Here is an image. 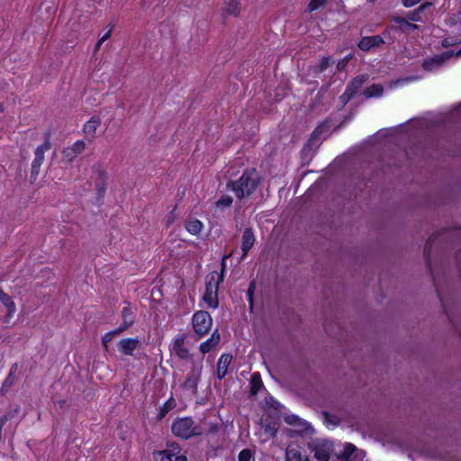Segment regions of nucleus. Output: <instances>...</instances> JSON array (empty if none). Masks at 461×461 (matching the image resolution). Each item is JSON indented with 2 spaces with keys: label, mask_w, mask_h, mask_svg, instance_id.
I'll return each instance as SVG.
<instances>
[{
  "label": "nucleus",
  "mask_w": 461,
  "mask_h": 461,
  "mask_svg": "<svg viewBox=\"0 0 461 461\" xmlns=\"http://www.w3.org/2000/svg\"><path fill=\"white\" fill-rule=\"evenodd\" d=\"M261 177L255 168L247 169L237 180H228L226 187L231 189L240 200L249 197L259 186Z\"/></svg>",
  "instance_id": "obj_1"
},
{
  "label": "nucleus",
  "mask_w": 461,
  "mask_h": 461,
  "mask_svg": "<svg viewBox=\"0 0 461 461\" xmlns=\"http://www.w3.org/2000/svg\"><path fill=\"white\" fill-rule=\"evenodd\" d=\"M192 418L185 417L175 420L172 424V432L179 438L188 439L194 436L203 434V429L200 426H194Z\"/></svg>",
  "instance_id": "obj_2"
},
{
  "label": "nucleus",
  "mask_w": 461,
  "mask_h": 461,
  "mask_svg": "<svg viewBox=\"0 0 461 461\" xmlns=\"http://www.w3.org/2000/svg\"><path fill=\"white\" fill-rule=\"evenodd\" d=\"M50 133L48 131L45 133V141L41 145L38 146L34 151V159L32 162V168L30 174V181L33 184L39 176L40 168L44 161L45 151L50 149L51 143L50 140Z\"/></svg>",
  "instance_id": "obj_3"
},
{
  "label": "nucleus",
  "mask_w": 461,
  "mask_h": 461,
  "mask_svg": "<svg viewBox=\"0 0 461 461\" xmlns=\"http://www.w3.org/2000/svg\"><path fill=\"white\" fill-rule=\"evenodd\" d=\"M222 281V275L213 272L211 274L210 280L206 283V290L203 298L207 305L212 309H216L219 305L218 289L220 283Z\"/></svg>",
  "instance_id": "obj_4"
},
{
  "label": "nucleus",
  "mask_w": 461,
  "mask_h": 461,
  "mask_svg": "<svg viewBox=\"0 0 461 461\" xmlns=\"http://www.w3.org/2000/svg\"><path fill=\"white\" fill-rule=\"evenodd\" d=\"M446 232L447 231H445V230H441V231H439L438 233H435L432 236H430L429 238V240H427L425 246H424L423 254H424V257H425V259H426V262H427L428 268L429 269V271L431 273L432 279H433V282H434V285L436 287V291H437L438 298H439V300L441 302L442 307H443L444 311L446 312V313L448 314L447 310H446V306L444 304L443 299L441 298V295H440V294L438 292V285H437V276H436L435 272L431 268V263H430V258H429V255L431 253L433 244L436 242V240L443 239V237L445 236Z\"/></svg>",
  "instance_id": "obj_5"
},
{
  "label": "nucleus",
  "mask_w": 461,
  "mask_h": 461,
  "mask_svg": "<svg viewBox=\"0 0 461 461\" xmlns=\"http://www.w3.org/2000/svg\"><path fill=\"white\" fill-rule=\"evenodd\" d=\"M193 329L199 339L208 333L212 328V319L206 311H198L192 319Z\"/></svg>",
  "instance_id": "obj_6"
},
{
  "label": "nucleus",
  "mask_w": 461,
  "mask_h": 461,
  "mask_svg": "<svg viewBox=\"0 0 461 461\" xmlns=\"http://www.w3.org/2000/svg\"><path fill=\"white\" fill-rule=\"evenodd\" d=\"M94 173L95 174V190L97 193V199H104L107 187L108 175L103 167L97 163L93 167Z\"/></svg>",
  "instance_id": "obj_7"
},
{
  "label": "nucleus",
  "mask_w": 461,
  "mask_h": 461,
  "mask_svg": "<svg viewBox=\"0 0 461 461\" xmlns=\"http://www.w3.org/2000/svg\"><path fill=\"white\" fill-rule=\"evenodd\" d=\"M314 456L319 461H330L331 452L333 451V443L330 440H323L317 443L313 449Z\"/></svg>",
  "instance_id": "obj_8"
},
{
  "label": "nucleus",
  "mask_w": 461,
  "mask_h": 461,
  "mask_svg": "<svg viewBox=\"0 0 461 461\" xmlns=\"http://www.w3.org/2000/svg\"><path fill=\"white\" fill-rule=\"evenodd\" d=\"M202 367L194 366L190 373L187 375V377L183 384L182 387L185 390L191 391L194 394L197 393V384L201 377Z\"/></svg>",
  "instance_id": "obj_9"
},
{
  "label": "nucleus",
  "mask_w": 461,
  "mask_h": 461,
  "mask_svg": "<svg viewBox=\"0 0 461 461\" xmlns=\"http://www.w3.org/2000/svg\"><path fill=\"white\" fill-rule=\"evenodd\" d=\"M384 43V39L380 35L363 37L358 42V48L363 51H368L375 47H378Z\"/></svg>",
  "instance_id": "obj_10"
},
{
  "label": "nucleus",
  "mask_w": 461,
  "mask_h": 461,
  "mask_svg": "<svg viewBox=\"0 0 461 461\" xmlns=\"http://www.w3.org/2000/svg\"><path fill=\"white\" fill-rule=\"evenodd\" d=\"M242 243H241V250L242 256L241 260L244 259L248 254V252L252 249L255 243V236L253 230L251 228H246L242 234Z\"/></svg>",
  "instance_id": "obj_11"
},
{
  "label": "nucleus",
  "mask_w": 461,
  "mask_h": 461,
  "mask_svg": "<svg viewBox=\"0 0 461 461\" xmlns=\"http://www.w3.org/2000/svg\"><path fill=\"white\" fill-rule=\"evenodd\" d=\"M140 346L138 339H122L119 341V350L127 356H132L133 351Z\"/></svg>",
  "instance_id": "obj_12"
},
{
  "label": "nucleus",
  "mask_w": 461,
  "mask_h": 461,
  "mask_svg": "<svg viewBox=\"0 0 461 461\" xmlns=\"http://www.w3.org/2000/svg\"><path fill=\"white\" fill-rule=\"evenodd\" d=\"M232 360V356L230 354H223L221 356L218 364H217V377L221 380L224 378V376L228 373V367Z\"/></svg>",
  "instance_id": "obj_13"
},
{
  "label": "nucleus",
  "mask_w": 461,
  "mask_h": 461,
  "mask_svg": "<svg viewBox=\"0 0 461 461\" xmlns=\"http://www.w3.org/2000/svg\"><path fill=\"white\" fill-rule=\"evenodd\" d=\"M221 339L218 330H215L211 337L200 345V350L202 353L210 352L214 347H216Z\"/></svg>",
  "instance_id": "obj_14"
},
{
  "label": "nucleus",
  "mask_w": 461,
  "mask_h": 461,
  "mask_svg": "<svg viewBox=\"0 0 461 461\" xmlns=\"http://www.w3.org/2000/svg\"><path fill=\"white\" fill-rule=\"evenodd\" d=\"M368 78L369 76L367 74L357 76L348 84L347 88L355 95Z\"/></svg>",
  "instance_id": "obj_15"
},
{
  "label": "nucleus",
  "mask_w": 461,
  "mask_h": 461,
  "mask_svg": "<svg viewBox=\"0 0 461 461\" xmlns=\"http://www.w3.org/2000/svg\"><path fill=\"white\" fill-rule=\"evenodd\" d=\"M224 14L237 17L240 12V0H230L225 2L222 6Z\"/></svg>",
  "instance_id": "obj_16"
},
{
  "label": "nucleus",
  "mask_w": 461,
  "mask_h": 461,
  "mask_svg": "<svg viewBox=\"0 0 461 461\" xmlns=\"http://www.w3.org/2000/svg\"><path fill=\"white\" fill-rule=\"evenodd\" d=\"M101 124V118L99 116H93L89 121H87L83 128L84 132L91 136L92 138L95 137L96 129Z\"/></svg>",
  "instance_id": "obj_17"
},
{
  "label": "nucleus",
  "mask_w": 461,
  "mask_h": 461,
  "mask_svg": "<svg viewBox=\"0 0 461 461\" xmlns=\"http://www.w3.org/2000/svg\"><path fill=\"white\" fill-rule=\"evenodd\" d=\"M184 343L185 337L182 336L175 340L173 347V350L175 351L176 355L181 359H186L189 356V351L186 348H185Z\"/></svg>",
  "instance_id": "obj_18"
},
{
  "label": "nucleus",
  "mask_w": 461,
  "mask_h": 461,
  "mask_svg": "<svg viewBox=\"0 0 461 461\" xmlns=\"http://www.w3.org/2000/svg\"><path fill=\"white\" fill-rule=\"evenodd\" d=\"M0 301L7 309V317H11L16 310L13 299L0 287Z\"/></svg>",
  "instance_id": "obj_19"
},
{
  "label": "nucleus",
  "mask_w": 461,
  "mask_h": 461,
  "mask_svg": "<svg viewBox=\"0 0 461 461\" xmlns=\"http://www.w3.org/2000/svg\"><path fill=\"white\" fill-rule=\"evenodd\" d=\"M357 451V448L355 445L351 443H347L344 446V449L341 453L337 454V458L339 461H353L354 457H352L353 454Z\"/></svg>",
  "instance_id": "obj_20"
},
{
  "label": "nucleus",
  "mask_w": 461,
  "mask_h": 461,
  "mask_svg": "<svg viewBox=\"0 0 461 461\" xmlns=\"http://www.w3.org/2000/svg\"><path fill=\"white\" fill-rule=\"evenodd\" d=\"M446 58L444 56H436L434 58L426 59L422 64V68L425 70L431 71L442 66Z\"/></svg>",
  "instance_id": "obj_21"
},
{
  "label": "nucleus",
  "mask_w": 461,
  "mask_h": 461,
  "mask_svg": "<svg viewBox=\"0 0 461 461\" xmlns=\"http://www.w3.org/2000/svg\"><path fill=\"white\" fill-rule=\"evenodd\" d=\"M203 223L197 220V219H190L185 223V229L186 230L191 233L192 235H198L200 234L202 229H203Z\"/></svg>",
  "instance_id": "obj_22"
},
{
  "label": "nucleus",
  "mask_w": 461,
  "mask_h": 461,
  "mask_svg": "<svg viewBox=\"0 0 461 461\" xmlns=\"http://www.w3.org/2000/svg\"><path fill=\"white\" fill-rule=\"evenodd\" d=\"M263 387V382L261 380L259 373H254L250 379V394L256 395L258 391Z\"/></svg>",
  "instance_id": "obj_23"
},
{
  "label": "nucleus",
  "mask_w": 461,
  "mask_h": 461,
  "mask_svg": "<svg viewBox=\"0 0 461 461\" xmlns=\"http://www.w3.org/2000/svg\"><path fill=\"white\" fill-rule=\"evenodd\" d=\"M331 63H333V60L330 56L322 57L321 62L312 68L313 74L317 75L324 72Z\"/></svg>",
  "instance_id": "obj_24"
},
{
  "label": "nucleus",
  "mask_w": 461,
  "mask_h": 461,
  "mask_svg": "<svg viewBox=\"0 0 461 461\" xmlns=\"http://www.w3.org/2000/svg\"><path fill=\"white\" fill-rule=\"evenodd\" d=\"M384 88L381 85H375L366 88L363 92V95L366 98H371L375 96H380L383 94Z\"/></svg>",
  "instance_id": "obj_25"
},
{
  "label": "nucleus",
  "mask_w": 461,
  "mask_h": 461,
  "mask_svg": "<svg viewBox=\"0 0 461 461\" xmlns=\"http://www.w3.org/2000/svg\"><path fill=\"white\" fill-rule=\"evenodd\" d=\"M176 406V402L173 397L168 399L164 405L160 408L158 412V419H163L171 410H173Z\"/></svg>",
  "instance_id": "obj_26"
},
{
  "label": "nucleus",
  "mask_w": 461,
  "mask_h": 461,
  "mask_svg": "<svg viewBox=\"0 0 461 461\" xmlns=\"http://www.w3.org/2000/svg\"><path fill=\"white\" fill-rule=\"evenodd\" d=\"M286 461H302V455L296 448H287L285 453Z\"/></svg>",
  "instance_id": "obj_27"
},
{
  "label": "nucleus",
  "mask_w": 461,
  "mask_h": 461,
  "mask_svg": "<svg viewBox=\"0 0 461 461\" xmlns=\"http://www.w3.org/2000/svg\"><path fill=\"white\" fill-rule=\"evenodd\" d=\"M233 203V198L230 195H222L217 202H215L216 207H230Z\"/></svg>",
  "instance_id": "obj_28"
},
{
  "label": "nucleus",
  "mask_w": 461,
  "mask_h": 461,
  "mask_svg": "<svg viewBox=\"0 0 461 461\" xmlns=\"http://www.w3.org/2000/svg\"><path fill=\"white\" fill-rule=\"evenodd\" d=\"M155 461H172L170 453L168 451L160 450L153 453Z\"/></svg>",
  "instance_id": "obj_29"
},
{
  "label": "nucleus",
  "mask_w": 461,
  "mask_h": 461,
  "mask_svg": "<svg viewBox=\"0 0 461 461\" xmlns=\"http://www.w3.org/2000/svg\"><path fill=\"white\" fill-rule=\"evenodd\" d=\"M321 415L324 417L325 421L327 423L332 424V425H339L340 423V419L337 415L330 414V412L323 411H321Z\"/></svg>",
  "instance_id": "obj_30"
},
{
  "label": "nucleus",
  "mask_w": 461,
  "mask_h": 461,
  "mask_svg": "<svg viewBox=\"0 0 461 461\" xmlns=\"http://www.w3.org/2000/svg\"><path fill=\"white\" fill-rule=\"evenodd\" d=\"M14 380H15V375L11 376V375L8 374L7 377L5 378V380L4 381V383L2 384L0 392L3 394H5L9 390V388L14 385Z\"/></svg>",
  "instance_id": "obj_31"
},
{
  "label": "nucleus",
  "mask_w": 461,
  "mask_h": 461,
  "mask_svg": "<svg viewBox=\"0 0 461 461\" xmlns=\"http://www.w3.org/2000/svg\"><path fill=\"white\" fill-rule=\"evenodd\" d=\"M323 128H324L323 125H319L318 127L315 128V130L312 131V137L309 140L308 143L306 144L305 148L312 147V145L314 143V140L316 139H319L320 135L322 133Z\"/></svg>",
  "instance_id": "obj_32"
},
{
  "label": "nucleus",
  "mask_w": 461,
  "mask_h": 461,
  "mask_svg": "<svg viewBox=\"0 0 461 461\" xmlns=\"http://www.w3.org/2000/svg\"><path fill=\"white\" fill-rule=\"evenodd\" d=\"M122 317L123 319V321L127 322L128 321H130L131 324L134 323L133 312L130 306H126L122 309Z\"/></svg>",
  "instance_id": "obj_33"
},
{
  "label": "nucleus",
  "mask_w": 461,
  "mask_h": 461,
  "mask_svg": "<svg viewBox=\"0 0 461 461\" xmlns=\"http://www.w3.org/2000/svg\"><path fill=\"white\" fill-rule=\"evenodd\" d=\"M327 5V0H312L308 5L310 12L315 11L319 8L324 7Z\"/></svg>",
  "instance_id": "obj_34"
},
{
  "label": "nucleus",
  "mask_w": 461,
  "mask_h": 461,
  "mask_svg": "<svg viewBox=\"0 0 461 461\" xmlns=\"http://www.w3.org/2000/svg\"><path fill=\"white\" fill-rule=\"evenodd\" d=\"M253 456V452L249 448L242 449L238 455L239 461H250Z\"/></svg>",
  "instance_id": "obj_35"
},
{
  "label": "nucleus",
  "mask_w": 461,
  "mask_h": 461,
  "mask_svg": "<svg viewBox=\"0 0 461 461\" xmlns=\"http://www.w3.org/2000/svg\"><path fill=\"white\" fill-rule=\"evenodd\" d=\"M353 54H348L344 59H341L337 63V70L338 71H343L345 70L348 63L353 59Z\"/></svg>",
  "instance_id": "obj_36"
},
{
  "label": "nucleus",
  "mask_w": 461,
  "mask_h": 461,
  "mask_svg": "<svg viewBox=\"0 0 461 461\" xmlns=\"http://www.w3.org/2000/svg\"><path fill=\"white\" fill-rule=\"evenodd\" d=\"M86 144L83 140H77L68 150H71L74 154H80L85 149Z\"/></svg>",
  "instance_id": "obj_37"
},
{
  "label": "nucleus",
  "mask_w": 461,
  "mask_h": 461,
  "mask_svg": "<svg viewBox=\"0 0 461 461\" xmlns=\"http://www.w3.org/2000/svg\"><path fill=\"white\" fill-rule=\"evenodd\" d=\"M167 449H165V451H168L170 453V456H176L180 452V447L177 443L172 442L167 444Z\"/></svg>",
  "instance_id": "obj_38"
},
{
  "label": "nucleus",
  "mask_w": 461,
  "mask_h": 461,
  "mask_svg": "<svg viewBox=\"0 0 461 461\" xmlns=\"http://www.w3.org/2000/svg\"><path fill=\"white\" fill-rule=\"evenodd\" d=\"M355 95L347 87L343 95L339 96V100L343 106H345Z\"/></svg>",
  "instance_id": "obj_39"
},
{
  "label": "nucleus",
  "mask_w": 461,
  "mask_h": 461,
  "mask_svg": "<svg viewBox=\"0 0 461 461\" xmlns=\"http://www.w3.org/2000/svg\"><path fill=\"white\" fill-rule=\"evenodd\" d=\"M255 288H256L255 281H252L249 284V286L248 291H247V295H248V298H249L251 309L253 307V294H254Z\"/></svg>",
  "instance_id": "obj_40"
},
{
  "label": "nucleus",
  "mask_w": 461,
  "mask_h": 461,
  "mask_svg": "<svg viewBox=\"0 0 461 461\" xmlns=\"http://www.w3.org/2000/svg\"><path fill=\"white\" fill-rule=\"evenodd\" d=\"M407 18L410 21H413V22H420L421 21L420 13L417 9L409 12L407 14Z\"/></svg>",
  "instance_id": "obj_41"
},
{
  "label": "nucleus",
  "mask_w": 461,
  "mask_h": 461,
  "mask_svg": "<svg viewBox=\"0 0 461 461\" xmlns=\"http://www.w3.org/2000/svg\"><path fill=\"white\" fill-rule=\"evenodd\" d=\"M113 339L112 337H110L109 334L105 333L103 337H102V343H103V346L104 347L105 350L107 351L108 350V343Z\"/></svg>",
  "instance_id": "obj_42"
},
{
  "label": "nucleus",
  "mask_w": 461,
  "mask_h": 461,
  "mask_svg": "<svg viewBox=\"0 0 461 461\" xmlns=\"http://www.w3.org/2000/svg\"><path fill=\"white\" fill-rule=\"evenodd\" d=\"M420 1L421 0H402V3L405 7H411L420 3Z\"/></svg>",
  "instance_id": "obj_43"
},
{
  "label": "nucleus",
  "mask_w": 461,
  "mask_h": 461,
  "mask_svg": "<svg viewBox=\"0 0 461 461\" xmlns=\"http://www.w3.org/2000/svg\"><path fill=\"white\" fill-rule=\"evenodd\" d=\"M131 325L132 324L131 323L130 321H128L127 322L123 321V323L120 325L117 329L120 333H122L123 331L127 330Z\"/></svg>",
  "instance_id": "obj_44"
},
{
  "label": "nucleus",
  "mask_w": 461,
  "mask_h": 461,
  "mask_svg": "<svg viewBox=\"0 0 461 461\" xmlns=\"http://www.w3.org/2000/svg\"><path fill=\"white\" fill-rule=\"evenodd\" d=\"M8 419H9V415H7V414L0 417V439L2 438V429H3V427L6 423Z\"/></svg>",
  "instance_id": "obj_45"
},
{
  "label": "nucleus",
  "mask_w": 461,
  "mask_h": 461,
  "mask_svg": "<svg viewBox=\"0 0 461 461\" xmlns=\"http://www.w3.org/2000/svg\"><path fill=\"white\" fill-rule=\"evenodd\" d=\"M233 251H231L229 255H225L222 257V260H221V274L220 275H222L223 276V273H224V270H225V267H226V259L229 258L230 257H231Z\"/></svg>",
  "instance_id": "obj_46"
},
{
  "label": "nucleus",
  "mask_w": 461,
  "mask_h": 461,
  "mask_svg": "<svg viewBox=\"0 0 461 461\" xmlns=\"http://www.w3.org/2000/svg\"><path fill=\"white\" fill-rule=\"evenodd\" d=\"M454 44H455L454 41L452 39H450V38H447V39H444L442 41V46L445 47V48H447V47L452 46Z\"/></svg>",
  "instance_id": "obj_47"
},
{
  "label": "nucleus",
  "mask_w": 461,
  "mask_h": 461,
  "mask_svg": "<svg viewBox=\"0 0 461 461\" xmlns=\"http://www.w3.org/2000/svg\"><path fill=\"white\" fill-rule=\"evenodd\" d=\"M431 5V3L426 2L422 5H420L417 10L421 14L423 11H425L426 8L429 7Z\"/></svg>",
  "instance_id": "obj_48"
},
{
  "label": "nucleus",
  "mask_w": 461,
  "mask_h": 461,
  "mask_svg": "<svg viewBox=\"0 0 461 461\" xmlns=\"http://www.w3.org/2000/svg\"><path fill=\"white\" fill-rule=\"evenodd\" d=\"M393 22H394L395 23H401L404 25L407 21L401 16H394L393 18Z\"/></svg>",
  "instance_id": "obj_49"
},
{
  "label": "nucleus",
  "mask_w": 461,
  "mask_h": 461,
  "mask_svg": "<svg viewBox=\"0 0 461 461\" xmlns=\"http://www.w3.org/2000/svg\"><path fill=\"white\" fill-rule=\"evenodd\" d=\"M404 26L408 30H417L419 28V26L417 24L411 23L408 21L405 23Z\"/></svg>",
  "instance_id": "obj_50"
},
{
  "label": "nucleus",
  "mask_w": 461,
  "mask_h": 461,
  "mask_svg": "<svg viewBox=\"0 0 461 461\" xmlns=\"http://www.w3.org/2000/svg\"><path fill=\"white\" fill-rule=\"evenodd\" d=\"M17 370H18V364L17 363L13 364L10 368V371H9V374L11 375V376L15 375Z\"/></svg>",
  "instance_id": "obj_51"
},
{
  "label": "nucleus",
  "mask_w": 461,
  "mask_h": 461,
  "mask_svg": "<svg viewBox=\"0 0 461 461\" xmlns=\"http://www.w3.org/2000/svg\"><path fill=\"white\" fill-rule=\"evenodd\" d=\"M330 84H326L321 86V87L319 90V94H321V95H324L325 93L329 90Z\"/></svg>",
  "instance_id": "obj_52"
},
{
  "label": "nucleus",
  "mask_w": 461,
  "mask_h": 461,
  "mask_svg": "<svg viewBox=\"0 0 461 461\" xmlns=\"http://www.w3.org/2000/svg\"><path fill=\"white\" fill-rule=\"evenodd\" d=\"M113 27L102 37L100 38V41H105L111 37Z\"/></svg>",
  "instance_id": "obj_53"
},
{
  "label": "nucleus",
  "mask_w": 461,
  "mask_h": 461,
  "mask_svg": "<svg viewBox=\"0 0 461 461\" xmlns=\"http://www.w3.org/2000/svg\"><path fill=\"white\" fill-rule=\"evenodd\" d=\"M265 430L266 432H270L273 437L276 435V429L274 427L272 428L270 425H267Z\"/></svg>",
  "instance_id": "obj_54"
},
{
  "label": "nucleus",
  "mask_w": 461,
  "mask_h": 461,
  "mask_svg": "<svg viewBox=\"0 0 461 461\" xmlns=\"http://www.w3.org/2000/svg\"><path fill=\"white\" fill-rule=\"evenodd\" d=\"M298 418L296 416H291V417H287L285 419V421L288 423V424H294L295 422V420H297Z\"/></svg>",
  "instance_id": "obj_55"
},
{
  "label": "nucleus",
  "mask_w": 461,
  "mask_h": 461,
  "mask_svg": "<svg viewBox=\"0 0 461 461\" xmlns=\"http://www.w3.org/2000/svg\"><path fill=\"white\" fill-rule=\"evenodd\" d=\"M175 461H187V457L184 455H176L175 456Z\"/></svg>",
  "instance_id": "obj_56"
},
{
  "label": "nucleus",
  "mask_w": 461,
  "mask_h": 461,
  "mask_svg": "<svg viewBox=\"0 0 461 461\" xmlns=\"http://www.w3.org/2000/svg\"><path fill=\"white\" fill-rule=\"evenodd\" d=\"M175 210H176V207L171 211V212H170V216H169V217H168V219H167V224H168V225H169L170 223H172V222H173V221H174V219H175L174 214H173V213H174V212H175Z\"/></svg>",
  "instance_id": "obj_57"
},
{
  "label": "nucleus",
  "mask_w": 461,
  "mask_h": 461,
  "mask_svg": "<svg viewBox=\"0 0 461 461\" xmlns=\"http://www.w3.org/2000/svg\"><path fill=\"white\" fill-rule=\"evenodd\" d=\"M107 334H109L110 337H112L113 339L114 336H117V335H119L121 333L119 332L118 329H115L113 330H111V331L107 332Z\"/></svg>",
  "instance_id": "obj_58"
},
{
  "label": "nucleus",
  "mask_w": 461,
  "mask_h": 461,
  "mask_svg": "<svg viewBox=\"0 0 461 461\" xmlns=\"http://www.w3.org/2000/svg\"><path fill=\"white\" fill-rule=\"evenodd\" d=\"M104 42V41H100V39L98 40V41L96 42L95 47V52H96V51L100 49L101 45H102Z\"/></svg>",
  "instance_id": "obj_59"
},
{
  "label": "nucleus",
  "mask_w": 461,
  "mask_h": 461,
  "mask_svg": "<svg viewBox=\"0 0 461 461\" xmlns=\"http://www.w3.org/2000/svg\"><path fill=\"white\" fill-rule=\"evenodd\" d=\"M323 97V95H321V94H317L316 95V98H318V100L321 99Z\"/></svg>",
  "instance_id": "obj_60"
},
{
  "label": "nucleus",
  "mask_w": 461,
  "mask_h": 461,
  "mask_svg": "<svg viewBox=\"0 0 461 461\" xmlns=\"http://www.w3.org/2000/svg\"><path fill=\"white\" fill-rule=\"evenodd\" d=\"M4 111V105L3 104H0V113H2Z\"/></svg>",
  "instance_id": "obj_61"
},
{
  "label": "nucleus",
  "mask_w": 461,
  "mask_h": 461,
  "mask_svg": "<svg viewBox=\"0 0 461 461\" xmlns=\"http://www.w3.org/2000/svg\"><path fill=\"white\" fill-rule=\"evenodd\" d=\"M64 403H65V402H64V401L59 402V405H60V407H62Z\"/></svg>",
  "instance_id": "obj_62"
},
{
  "label": "nucleus",
  "mask_w": 461,
  "mask_h": 461,
  "mask_svg": "<svg viewBox=\"0 0 461 461\" xmlns=\"http://www.w3.org/2000/svg\"><path fill=\"white\" fill-rule=\"evenodd\" d=\"M270 401H273L274 402H276V404H278V402H276L273 399V397H270Z\"/></svg>",
  "instance_id": "obj_63"
},
{
  "label": "nucleus",
  "mask_w": 461,
  "mask_h": 461,
  "mask_svg": "<svg viewBox=\"0 0 461 461\" xmlns=\"http://www.w3.org/2000/svg\"><path fill=\"white\" fill-rule=\"evenodd\" d=\"M456 56H461V50L456 53Z\"/></svg>",
  "instance_id": "obj_64"
}]
</instances>
